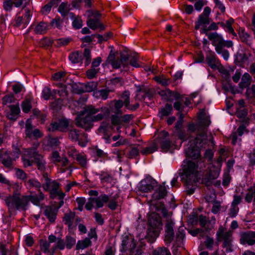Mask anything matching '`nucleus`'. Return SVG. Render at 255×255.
Listing matches in <instances>:
<instances>
[{"label":"nucleus","instance_id":"27","mask_svg":"<svg viewBox=\"0 0 255 255\" xmlns=\"http://www.w3.org/2000/svg\"><path fill=\"white\" fill-rule=\"evenodd\" d=\"M174 136H177L178 139L183 141L189 139L191 135H190L188 132H186L184 130L182 129L175 131L174 133L171 135V137Z\"/></svg>","mask_w":255,"mask_h":255},{"label":"nucleus","instance_id":"30","mask_svg":"<svg viewBox=\"0 0 255 255\" xmlns=\"http://www.w3.org/2000/svg\"><path fill=\"white\" fill-rule=\"evenodd\" d=\"M111 103H113L114 107L113 109V112L116 115H122L123 114L121 109L124 106L123 102V100H113L111 102Z\"/></svg>","mask_w":255,"mask_h":255},{"label":"nucleus","instance_id":"23","mask_svg":"<svg viewBox=\"0 0 255 255\" xmlns=\"http://www.w3.org/2000/svg\"><path fill=\"white\" fill-rule=\"evenodd\" d=\"M107 60L111 63L113 68L115 69L120 68L121 65H122L120 58H118L116 59L115 54H112L111 53L109 54Z\"/></svg>","mask_w":255,"mask_h":255},{"label":"nucleus","instance_id":"55","mask_svg":"<svg viewBox=\"0 0 255 255\" xmlns=\"http://www.w3.org/2000/svg\"><path fill=\"white\" fill-rule=\"evenodd\" d=\"M52 91L50 88L48 87H45L43 88L42 91V97L45 100H48L52 96Z\"/></svg>","mask_w":255,"mask_h":255},{"label":"nucleus","instance_id":"57","mask_svg":"<svg viewBox=\"0 0 255 255\" xmlns=\"http://www.w3.org/2000/svg\"><path fill=\"white\" fill-rule=\"evenodd\" d=\"M120 58L122 61V66L124 68L126 69L128 68V61L129 59L128 55L121 53ZM125 70L127 71V69H125Z\"/></svg>","mask_w":255,"mask_h":255},{"label":"nucleus","instance_id":"9","mask_svg":"<svg viewBox=\"0 0 255 255\" xmlns=\"http://www.w3.org/2000/svg\"><path fill=\"white\" fill-rule=\"evenodd\" d=\"M9 151L0 149V163L8 169L13 168L14 162L15 161V158L11 157Z\"/></svg>","mask_w":255,"mask_h":255},{"label":"nucleus","instance_id":"37","mask_svg":"<svg viewBox=\"0 0 255 255\" xmlns=\"http://www.w3.org/2000/svg\"><path fill=\"white\" fill-rule=\"evenodd\" d=\"M132 245V247H136V243L135 240L132 238H125L122 241V251H126L128 250V247L127 246V245Z\"/></svg>","mask_w":255,"mask_h":255},{"label":"nucleus","instance_id":"44","mask_svg":"<svg viewBox=\"0 0 255 255\" xmlns=\"http://www.w3.org/2000/svg\"><path fill=\"white\" fill-rule=\"evenodd\" d=\"M187 132L189 133L190 135L191 133L196 132V136L199 133H201L200 127H199L198 123L196 124L193 123L189 124L188 126Z\"/></svg>","mask_w":255,"mask_h":255},{"label":"nucleus","instance_id":"52","mask_svg":"<svg viewBox=\"0 0 255 255\" xmlns=\"http://www.w3.org/2000/svg\"><path fill=\"white\" fill-rule=\"evenodd\" d=\"M83 56L85 60V65H89L91 61V50L89 48H85L83 53Z\"/></svg>","mask_w":255,"mask_h":255},{"label":"nucleus","instance_id":"4","mask_svg":"<svg viewBox=\"0 0 255 255\" xmlns=\"http://www.w3.org/2000/svg\"><path fill=\"white\" fill-rule=\"evenodd\" d=\"M39 143L37 142L34 144V146L31 148H27L25 150L26 154L32 160L22 158L24 166L25 167L31 166L33 163H36L38 170L43 171L45 169L46 162L43 158V156L41 154L39 153L37 151L36 148L39 146Z\"/></svg>","mask_w":255,"mask_h":255},{"label":"nucleus","instance_id":"51","mask_svg":"<svg viewBox=\"0 0 255 255\" xmlns=\"http://www.w3.org/2000/svg\"><path fill=\"white\" fill-rule=\"evenodd\" d=\"M33 126L31 123L27 122L25 125V133L26 137L29 138L32 137Z\"/></svg>","mask_w":255,"mask_h":255},{"label":"nucleus","instance_id":"48","mask_svg":"<svg viewBox=\"0 0 255 255\" xmlns=\"http://www.w3.org/2000/svg\"><path fill=\"white\" fill-rule=\"evenodd\" d=\"M168 101L171 102L174 100H182L183 101V96L181 95L179 93L175 92H173L170 90V93L168 96Z\"/></svg>","mask_w":255,"mask_h":255},{"label":"nucleus","instance_id":"60","mask_svg":"<svg viewBox=\"0 0 255 255\" xmlns=\"http://www.w3.org/2000/svg\"><path fill=\"white\" fill-rule=\"evenodd\" d=\"M212 177H209L206 174L203 176L202 179V183L205 184L207 187H210L213 184V181Z\"/></svg>","mask_w":255,"mask_h":255},{"label":"nucleus","instance_id":"28","mask_svg":"<svg viewBox=\"0 0 255 255\" xmlns=\"http://www.w3.org/2000/svg\"><path fill=\"white\" fill-rule=\"evenodd\" d=\"M109 197V203L108 204V207L109 209L112 210H115L117 208L118 204V200L119 199V196L118 194H116L114 196L110 195Z\"/></svg>","mask_w":255,"mask_h":255},{"label":"nucleus","instance_id":"1","mask_svg":"<svg viewBox=\"0 0 255 255\" xmlns=\"http://www.w3.org/2000/svg\"><path fill=\"white\" fill-rule=\"evenodd\" d=\"M109 113L106 107L96 108L92 105L84 106L75 119L77 127L89 130L93 127V123L103 120Z\"/></svg>","mask_w":255,"mask_h":255},{"label":"nucleus","instance_id":"16","mask_svg":"<svg viewBox=\"0 0 255 255\" xmlns=\"http://www.w3.org/2000/svg\"><path fill=\"white\" fill-rule=\"evenodd\" d=\"M57 212L58 209H56L55 207L47 206L45 208L44 214L51 223H54L55 221Z\"/></svg>","mask_w":255,"mask_h":255},{"label":"nucleus","instance_id":"58","mask_svg":"<svg viewBox=\"0 0 255 255\" xmlns=\"http://www.w3.org/2000/svg\"><path fill=\"white\" fill-rule=\"evenodd\" d=\"M76 244V240L71 237L66 236L65 241V245L67 249H71Z\"/></svg>","mask_w":255,"mask_h":255},{"label":"nucleus","instance_id":"18","mask_svg":"<svg viewBox=\"0 0 255 255\" xmlns=\"http://www.w3.org/2000/svg\"><path fill=\"white\" fill-rule=\"evenodd\" d=\"M87 23L88 26L93 30L99 29L100 31H103L105 29V26L98 18H90L87 20Z\"/></svg>","mask_w":255,"mask_h":255},{"label":"nucleus","instance_id":"36","mask_svg":"<svg viewBox=\"0 0 255 255\" xmlns=\"http://www.w3.org/2000/svg\"><path fill=\"white\" fill-rule=\"evenodd\" d=\"M48 29L47 24L44 22H40L35 27L34 31L37 34H44Z\"/></svg>","mask_w":255,"mask_h":255},{"label":"nucleus","instance_id":"11","mask_svg":"<svg viewBox=\"0 0 255 255\" xmlns=\"http://www.w3.org/2000/svg\"><path fill=\"white\" fill-rule=\"evenodd\" d=\"M158 187L157 182L155 179L149 176L141 180L139 185V191L143 192H151Z\"/></svg>","mask_w":255,"mask_h":255},{"label":"nucleus","instance_id":"59","mask_svg":"<svg viewBox=\"0 0 255 255\" xmlns=\"http://www.w3.org/2000/svg\"><path fill=\"white\" fill-rule=\"evenodd\" d=\"M204 244L207 249L212 250L214 245V241L212 238L207 236L206 240L204 242Z\"/></svg>","mask_w":255,"mask_h":255},{"label":"nucleus","instance_id":"24","mask_svg":"<svg viewBox=\"0 0 255 255\" xmlns=\"http://www.w3.org/2000/svg\"><path fill=\"white\" fill-rule=\"evenodd\" d=\"M234 22V19L232 18H230L228 20H227L226 21V22H219L218 24H219L221 26L223 27V28L226 27L227 29V31L229 33L232 34L234 35H236V33L235 32L232 26Z\"/></svg>","mask_w":255,"mask_h":255},{"label":"nucleus","instance_id":"10","mask_svg":"<svg viewBox=\"0 0 255 255\" xmlns=\"http://www.w3.org/2000/svg\"><path fill=\"white\" fill-rule=\"evenodd\" d=\"M169 133L165 130H162L159 134L157 142L160 144L163 151H167L173 145L172 140L169 138Z\"/></svg>","mask_w":255,"mask_h":255},{"label":"nucleus","instance_id":"62","mask_svg":"<svg viewBox=\"0 0 255 255\" xmlns=\"http://www.w3.org/2000/svg\"><path fill=\"white\" fill-rule=\"evenodd\" d=\"M62 20L60 19L59 17H57L54 19H53L51 20L50 22V25L52 27H57L59 29H61L62 27Z\"/></svg>","mask_w":255,"mask_h":255},{"label":"nucleus","instance_id":"34","mask_svg":"<svg viewBox=\"0 0 255 255\" xmlns=\"http://www.w3.org/2000/svg\"><path fill=\"white\" fill-rule=\"evenodd\" d=\"M239 35L241 40L248 45L251 44V36L244 30L240 31Z\"/></svg>","mask_w":255,"mask_h":255},{"label":"nucleus","instance_id":"42","mask_svg":"<svg viewBox=\"0 0 255 255\" xmlns=\"http://www.w3.org/2000/svg\"><path fill=\"white\" fill-rule=\"evenodd\" d=\"M80 135V131L75 128H72L69 131V137L73 141L79 140Z\"/></svg>","mask_w":255,"mask_h":255},{"label":"nucleus","instance_id":"47","mask_svg":"<svg viewBox=\"0 0 255 255\" xmlns=\"http://www.w3.org/2000/svg\"><path fill=\"white\" fill-rule=\"evenodd\" d=\"M172 110V107L171 104H166L164 108H162L160 111V114L161 117L167 116L171 112Z\"/></svg>","mask_w":255,"mask_h":255},{"label":"nucleus","instance_id":"6","mask_svg":"<svg viewBox=\"0 0 255 255\" xmlns=\"http://www.w3.org/2000/svg\"><path fill=\"white\" fill-rule=\"evenodd\" d=\"M210 124V121L206 118L202 119L198 122L199 127L201 130V133H199L196 136L195 141L199 144H202L201 146H206V145L209 143H213L211 138L208 139L206 134V128Z\"/></svg>","mask_w":255,"mask_h":255},{"label":"nucleus","instance_id":"56","mask_svg":"<svg viewBox=\"0 0 255 255\" xmlns=\"http://www.w3.org/2000/svg\"><path fill=\"white\" fill-rule=\"evenodd\" d=\"M71 40L69 38H62L55 40V45L57 47L67 45Z\"/></svg>","mask_w":255,"mask_h":255},{"label":"nucleus","instance_id":"29","mask_svg":"<svg viewBox=\"0 0 255 255\" xmlns=\"http://www.w3.org/2000/svg\"><path fill=\"white\" fill-rule=\"evenodd\" d=\"M245 200L248 203L253 201L254 205H255V186L251 187L248 189Z\"/></svg>","mask_w":255,"mask_h":255},{"label":"nucleus","instance_id":"49","mask_svg":"<svg viewBox=\"0 0 255 255\" xmlns=\"http://www.w3.org/2000/svg\"><path fill=\"white\" fill-rule=\"evenodd\" d=\"M100 178L102 183H111L113 180V177L107 172L102 173Z\"/></svg>","mask_w":255,"mask_h":255},{"label":"nucleus","instance_id":"41","mask_svg":"<svg viewBox=\"0 0 255 255\" xmlns=\"http://www.w3.org/2000/svg\"><path fill=\"white\" fill-rule=\"evenodd\" d=\"M69 58L73 63H78L82 60L81 53L79 51L73 52L70 54Z\"/></svg>","mask_w":255,"mask_h":255},{"label":"nucleus","instance_id":"53","mask_svg":"<svg viewBox=\"0 0 255 255\" xmlns=\"http://www.w3.org/2000/svg\"><path fill=\"white\" fill-rule=\"evenodd\" d=\"M76 160L82 167L87 166V161L86 155L78 154L76 157Z\"/></svg>","mask_w":255,"mask_h":255},{"label":"nucleus","instance_id":"46","mask_svg":"<svg viewBox=\"0 0 255 255\" xmlns=\"http://www.w3.org/2000/svg\"><path fill=\"white\" fill-rule=\"evenodd\" d=\"M33 115L36 118L37 120L41 122V123H44L45 121L46 115L42 113L38 109H34L32 111Z\"/></svg>","mask_w":255,"mask_h":255},{"label":"nucleus","instance_id":"17","mask_svg":"<svg viewBox=\"0 0 255 255\" xmlns=\"http://www.w3.org/2000/svg\"><path fill=\"white\" fill-rule=\"evenodd\" d=\"M217 236L219 238L222 239L223 241V246L232 244V233L228 231L224 233L222 228H219L217 232Z\"/></svg>","mask_w":255,"mask_h":255},{"label":"nucleus","instance_id":"20","mask_svg":"<svg viewBox=\"0 0 255 255\" xmlns=\"http://www.w3.org/2000/svg\"><path fill=\"white\" fill-rule=\"evenodd\" d=\"M109 199V196L103 194L96 198H93L92 200L94 201L95 204H96V208H100L103 207L105 203H108Z\"/></svg>","mask_w":255,"mask_h":255},{"label":"nucleus","instance_id":"21","mask_svg":"<svg viewBox=\"0 0 255 255\" xmlns=\"http://www.w3.org/2000/svg\"><path fill=\"white\" fill-rule=\"evenodd\" d=\"M240 241L242 244H247L249 245H253L255 244V239L253 237L250 232L243 234L240 239Z\"/></svg>","mask_w":255,"mask_h":255},{"label":"nucleus","instance_id":"31","mask_svg":"<svg viewBox=\"0 0 255 255\" xmlns=\"http://www.w3.org/2000/svg\"><path fill=\"white\" fill-rule=\"evenodd\" d=\"M209 170L206 173L209 177H212V179H216L217 178L220 174V169H218L215 165H212L208 167Z\"/></svg>","mask_w":255,"mask_h":255},{"label":"nucleus","instance_id":"19","mask_svg":"<svg viewBox=\"0 0 255 255\" xmlns=\"http://www.w3.org/2000/svg\"><path fill=\"white\" fill-rule=\"evenodd\" d=\"M166 189L164 186H159L154 191L152 197L154 200H159L166 195Z\"/></svg>","mask_w":255,"mask_h":255},{"label":"nucleus","instance_id":"7","mask_svg":"<svg viewBox=\"0 0 255 255\" xmlns=\"http://www.w3.org/2000/svg\"><path fill=\"white\" fill-rule=\"evenodd\" d=\"M196 137L189 141V146L185 149V152L186 156L195 159L201 156L200 148H206L208 147L210 143L206 145V146H201L202 144H199L195 141ZM212 144L213 143H211Z\"/></svg>","mask_w":255,"mask_h":255},{"label":"nucleus","instance_id":"63","mask_svg":"<svg viewBox=\"0 0 255 255\" xmlns=\"http://www.w3.org/2000/svg\"><path fill=\"white\" fill-rule=\"evenodd\" d=\"M222 88L226 92L233 93L234 91V88L231 85V82H223Z\"/></svg>","mask_w":255,"mask_h":255},{"label":"nucleus","instance_id":"25","mask_svg":"<svg viewBox=\"0 0 255 255\" xmlns=\"http://www.w3.org/2000/svg\"><path fill=\"white\" fill-rule=\"evenodd\" d=\"M71 9L70 5L68 2H63L60 4L58 11L60 13L62 16L65 17L69 14Z\"/></svg>","mask_w":255,"mask_h":255},{"label":"nucleus","instance_id":"32","mask_svg":"<svg viewBox=\"0 0 255 255\" xmlns=\"http://www.w3.org/2000/svg\"><path fill=\"white\" fill-rule=\"evenodd\" d=\"M75 217L74 213L70 212L69 213H66L63 217V221L64 223L67 225L70 229L71 228L73 224V221Z\"/></svg>","mask_w":255,"mask_h":255},{"label":"nucleus","instance_id":"22","mask_svg":"<svg viewBox=\"0 0 255 255\" xmlns=\"http://www.w3.org/2000/svg\"><path fill=\"white\" fill-rule=\"evenodd\" d=\"M210 23V18L206 15L200 14L199 16L198 19L195 22V29H199L200 26L202 25H208Z\"/></svg>","mask_w":255,"mask_h":255},{"label":"nucleus","instance_id":"61","mask_svg":"<svg viewBox=\"0 0 255 255\" xmlns=\"http://www.w3.org/2000/svg\"><path fill=\"white\" fill-rule=\"evenodd\" d=\"M59 143L58 138L49 136L47 139V144L50 147H56Z\"/></svg>","mask_w":255,"mask_h":255},{"label":"nucleus","instance_id":"35","mask_svg":"<svg viewBox=\"0 0 255 255\" xmlns=\"http://www.w3.org/2000/svg\"><path fill=\"white\" fill-rule=\"evenodd\" d=\"M65 247V242H64V240L62 239L61 238H58L56 245L51 249V255H53L57 249L63 250L64 249Z\"/></svg>","mask_w":255,"mask_h":255},{"label":"nucleus","instance_id":"39","mask_svg":"<svg viewBox=\"0 0 255 255\" xmlns=\"http://www.w3.org/2000/svg\"><path fill=\"white\" fill-rule=\"evenodd\" d=\"M31 101V98H26L22 102L21 108L24 113H28L31 110L32 108Z\"/></svg>","mask_w":255,"mask_h":255},{"label":"nucleus","instance_id":"2","mask_svg":"<svg viewBox=\"0 0 255 255\" xmlns=\"http://www.w3.org/2000/svg\"><path fill=\"white\" fill-rule=\"evenodd\" d=\"M4 202L8 212L11 214L17 210H26L27 197L22 195L20 192L14 191L12 195H9L4 198Z\"/></svg>","mask_w":255,"mask_h":255},{"label":"nucleus","instance_id":"40","mask_svg":"<svg viewBox=\"0 0 255 255\" xmlns=\"http://www.w3.org/2000/svg\"><path fill=\"white\" fill-rule=\"evenodd\" d=\"M153 79L158 84L163 86H168L170 83V80L167 78L164 75H162L161 76H155L153 78Z\"/></svg>","mask_w":255,"mask_h":255},{"label":"nucleus","instance_id":"13","mask_svg":"<svg viewBox=\"0 0 255 255\" xmlns=\"http://www.w3.org/2000/svg\"><path fill=\"white\" fill-rule=\"evenodd\" d=\"M9 111L6 113V117L11 121H15L20 113V108L18 103L15 105H11L8 106Z\"/></svg>","mask_w":255,"mask_h":255},{"label":"nucleus","instance_id":"54","mask_svg":"<svg viewBox=\"0 0 255 255\" xmlns=\"http://www.w3.org/2000/svg\"><path fill=\"white\" fill-rule=\"evenodd\" d=\"M129 96L130 93L128 91H126L123 92L121 97L120 100H123V103L125 107L126 108L129 104Z\"/></svg>","mask_w":255,"mask_h":255},{"label":"nucleus","instance_id":"5","mask_svg":"<svg viewBox=\"0 0 255 255\" xmlns=\"http://www.w3.org/2000/svg\"><path fill=\"white\" fill-rule=\"evenodd\" d=\"M198 169L197 163L191 161H187L183 166L181 180L185 185H192L198 181Z\"/></svg>","mask_w":255,"mask_h":255},{"label":"nucleus","instance_id":"50","mask_svg":"<svg viewBox=\"0 0 255 255\" xmlns=\"http://www.w3.org/2000/svg\"><path fill=\"white\" fill-rule=\"evenodd\" d=\"M153 255H171L169 251L165 247L158 248L153 252Z\"/></svg>","mask_w":255,"mask_h":255},{"label":"nucleus","instance_id":"26","mask_svg":"<svg viewBox=\"0 0 255 255\" xmlns=\"http://www.w3.org/2000/svg\"><path fill=\"white\" fill-rule=\"evenodd\" d=\"M130 148L128 152L126 154V157L131 159L136 157L139 155V144L135 145L134 146H132L131 145Z\"/></svg>","mask_w":255,"mask_h":255},{"label":"nucleus","instance_id":"33","mask_svg":"<svg viewBox=\"0 0 255 255\" xmlns=\"http://www.w3.org/2000/svg\"><path fill=\"white\" fill-rule=\"evenodd\" d=\"M91 241L89 238H86L83 240L79 241L76 245V250L84 249L91 245Z\"/></svg>","mask_w":255,"mask_h":255},{"label":"nucleus","instance_id":"3","mask_svg":"<svg viewBox=\"0 0 255 255\" xmlns=\"http://www.w3.org/2000/svg\"><path fill=\"white\" fill-rule=\"evenodd\" d=\"M208 39L212 41V44L215 46L217 53L221 54L224 59L227 60L229 57V53L224 47H232L233 42L231 40H224L222 36L216 32H211L209 34Z\"/></svg>","mask_w":255,"mask_h":255},{"label":"nucleus","instance_id":"15","mask_svg":"<svg viewBox=\"0 0 255 255\" xmlns=\"http://www.w3.org/2000/svg\"><path fill=\"white\" fill-rule=\"evenodd\" d=\"M24 196L27 197L26 209L30 201L34 205L39 206L40 202L43 201L44 198V195L41 192H39L38 195H24Z\"/></svg>","mask_w":255,"mask_h":255},{"label":"nucleus","instance_id":"12","mask_svg":"<svg viewBox=\"0 0 255 255\" xmlns=\"http://www.w3.org/2000/svg\"><path fill=\"white\" fill-rule=\"evenodd\" d=\"M174 223L171 219L166 220L165 225V241L167 243H170L174 237Z\"/></svg>","mask_w":255,"mask_h":255},{"label":"nucleus","instance_id":"45","mask_svg":"<svg viewBox=\"0 0 255 255\" xmlns=\"http://www.w3.org/2000/svg\"><path fill=\"white\" fill-rule=\"evenodd\" d=\"M16 100L13 94L6 95L2 98V104L3 105H6L8 104L14 103Z\"/></svg>","mask_w":255,"mask_h":255},{"label":"nucleus","instance_id":"43","mask_svg":"<svg viewBox=\"0 0 255 255\" xmlns=\"http://www.w3.org/2000/svg\"><path fill=\"white\" fill-rule=\"evenodd\" d=\"M157 150V147L155 143H152V144L140 150V153L142 155H147L153 153Z\"/></svg>","mask_w":255,"mask_h":255},{"label":"nucleus","instance_id":"8","mask_svg":"<svg viewBox=\"0 0 255 255\" xmlns=\"http://www.w3.org/2000/svg\"><path fill=\"white\" fill-rule=\"evenodd\" d=\"M148 224L150 227L153 229L152 232L154 236L157 237L162 226L160 216L155 213H151L148 218Z\"/></svg>","mask_w":255,"mask_h":255},{"label":"nucleus","instance_id":"14","mask_svg":"<svg viewBox=\"0 0 255 255\" xmlns=\"http://www.w3.org/2000/svg\"><path fill=\"white\" fill-rule=\"evenodd\" d=\"M206 60L208 65L213 69H216L221 62L214 52H209L206 56Z\"/></svg>","mask_w":255,"mask_h":255},{"label":"nucleus","instance_id":"64","mask_svg":"<svg viewBox=\"0 0 255 255\" xmlns=\"http://www.w3.org/2000/svg\"><path fill=\"white\" fill-rule=\"evenodd\" d=\"M185 236V230L183 227L179 228L177 233H176V240L177 241L183 240Z\"/></svg>","mask_w":255,"mask_h":255},{"label":"nucleus","instance_id":"38","mask_svg":"<svg viewBox=\"0 0 255 255\" xmlns=\"http://www.w3.org/2000/svg\"><path fill=\"white\" fill-rule=\"evenodd\" d=\"M59 131L62 132H65L67 130V128L69 126V120L62 119L57 122Z\"/></svg>","mask_w":255,"mask_h":255}]
</instances>
